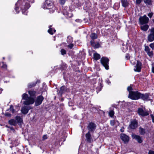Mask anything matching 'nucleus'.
I'll list each match as a JSON object with an SVG mask.
<instances>
[{
    "mask_svg": "<svg viewBox=\"0 0 154 154\" xmlns=\"http://www.w3.org/2000/svg\"><path fill=\"white\" fill-rule=\"evenodd\" d=\"M34 2V0H18L15 4V10L17 14L19 13L20 7L23 14L27 15L28 12L27 10L30 7L29 2L32 3Z\"/></svg>",
    "mask_w": 154,
    "mask_h": 154,
    "instance_id": "f257e3e1",
    "label": "nucleus"
},
{
    "mask_svg": "<svg viewBox=\"0 0 154 154\" xmlns=\"http://www.w3.org/2000/svg\"><path fill=\"white\" fill-rule=\"evenodd\" d=\"M28 94L29 97L26 93H24L22 96V100H25L23 102V103L26 105L32 104L35 102V98L36 95V92L34 91H29Z\"/></svg>",
    "mask_w": 154,
    "mask_h": 154,
    "instance_id": "f03ea898",
    "label": "nucleus"
},
{
    "mask_svg": "<svg viewBox=\"0 0 154 154\" xmlns=\"http://www.w3.org/2000/svg\"><path fill=\"white\" fill-rule=\"evenodd\" d=\"M53 2L50 0H46L42 5V8L44 9H50L49 12L53 13L55 10V8L53 6Z\"/></svg>",
    "mask_w": 154,
    "mask_h": 154,
    "instance_id": "7ed1b4c3",
    "label": "nucleus"
},
{
    "mask_svg": "<svg viewBox=\"0 0 154 154\" xmlns=\"http://www.w3.org/2000/svg\"><path fill=\"white\" fill-rule=\"evenodd\" d=\"M129 59L131 64L134 65L136 63V65L134 68V71L135 72H140L142 66L141 63L138 60H137L136 58H129Z\"/></svg>",
    "mask_w": 154,
    "mask_h": 154,
    "instance_id": "20e7f679",
    "label": "nucleus"
},
{
    "mask_svg": "<svg viewBox=\"0 0 154 154\" xmlns=\"http://www.w3.org/2000/svg\"><path fill=\"white\" fill-rule=\"evenodd\" d=\"M140 94L138 91H133L129 94L128 97L133 100H137L140 99Z\"/></svg>",
    "mask_w": 154,
    "mask_h": 154,
    "instance_id": "39448f33",
    "label": "nucleus"
},
{
    "mask_svg": "<svg viewBox=\"0 0 154 154\" xmlns=\"http://www.w3.org/2000/svg\"><path fill=\"white\" fill-rule=\"evenodd\" d=\"M137 113L140 116L142 117L146 116L149 115L148 111H146L145 108H138Z\"/></svg>",
    "mask_w": 154,
    "mask_h": 154,
    "instance_id": "423d86ee",
    "label": "nucleus"
},
{
    "mask_svg": "<svg viewBox=\"0 0 154 154\" xmlns=\"http://www.w3.org/2000/svg\"><path fill=\"white\" fill-rule=\"evenodd\" d=\"M100 61L101 64L106 69L108 70L109 69L108 65L109 62V59L101 58Z\"/></svg>",
    "mask_w": 154,
    "mask_h": 154,
    "instance_id": "0eeeda50",
    "label": "nucleus"
},
{
    "mask_svg": "<svg viewBox=\"0 0 154 154\" xmlns=\"http://www.w3.org/2000/svg\"><path fill=\"white\" fill-rule=\"evenodd\" d=\"M44 98L42 95H40L37 97L35 100V106H38L41 104Z\"/></svg>",
    "mask_w": 154,
    "mask_h": 154,
    "instance_id": "6e6552de",
    "label": "nucleus"
},
{
    "mask_svg": "<svg viewBox=\"0 0 154 154\" xmlns=\"http://www.w3.org/2000/svg\"><path fill=\"white\" fill-rule=\"evenodd\" d=\"M139 20L141 24L147 23H148L149 20V18L145 15L140 17Z\"/></svg>",
    "mask_w": 154,
    "mask_h": 154,
    "instance_id": "1a4fd4ad",
    "label": "nucleus"
},
{
    "mask_svg": "<svg viewBox=\"0 0 154 154\" xmlns=\"http://www.w3.org/2000/svg\"><path fill=\"white\" fill-rule=\"evenodd\" d=\"M138 122L136 120H134L131 122V124L129 125L130 128L135 129L137 127Z\"/></svg>",
    "mask_w": 154,
    "mask_h": 154,
    "instance_id": "9d476101",
    "label": "nucleus"
},
{
    "mask_svg": "<svg viewBox=\"0 0 154 154\" xmlns=\"http://www.w3.org/2000/svg\"><path fill=\"white\" fill-rule=\"evenodd\" d=\"M140 99H141L143 100L148 101L150 100L148 94L146 93L144 94L140 93Z\"/></svg>",
    "mask_w": 154,
    "mask_h": 154,
    "instance_id": "9b49d317",
    "label": "nucleus"
},
{
    "mask_svg": "<svg viewBox=\"0 0 154 154\" xmlns=\"http://www.w3.org/2000/svg\"><path fill=\"white\" fill-rule=\"evenodd\" d=\"M96 127V125L93 122L90 123L87 126L88 129L90 132L94 131Z\"/></svg>",
    "mask_w": 154,
    "mask_h": 154,
    "instance_id": "f8f14e48",
    "label": "nucleus"
},
{
    "mask_svg": "<svg viewBox=\"0 0 154 154\" xmlns=\"http://www.w3.org/2000/svg\"><path fill=\"white\" fill-rule=\"evenodd\" d=\"M85 138L87 142L89 143H91L93 141V139L89 131L85 134Z\"/></svg>",
    "mask_w": 154,
    "mask_h": 154,
    "instance_id": "ddd939ff",
    "label": "nucleus"
},
{
    "mask_svg": "<svg viewBox=\"0 0 154 154\" xmlns=\"http://www.w3.org/2000/svg\"><path fill=\"white\" fill-rule=\"evenodd\" d=\"M63 14L67 18L71 17L72 16V11L69 10H68V11L63 10Z\"/></svg>",
    "mask_w": 154,
    "mask_h": 154,
    "instance_id": "4468645a",
    "label": "nucleus"
},
{
    "mask_svg": "<svg viewBox=\"0 0 154 154\" xmlns=\"http://www.w3.org/2000/svg\"><path fill=\"white\" fill-rule=\"evenodd\" d=\"M31 108V107L30 106H24L22 107L21 111L23 114H26L28 113L29 111Z\"/></svg>",
    "mask_w": 154,
    "mask_h": 154,
    "instance_id": "2eb2a0df",
    "label": "nucleus"
},
{
    "mask_svg": "<svg viewBox=\"0 0 154 154\" xmlns=\"http://www.w3.org/2000/svg\"><path fill=\"white\" fill-rule=\"evenodd\" d=\"M132 136L133 138L135 139L139 143H141L143 142L142 138L140 136L133 134Z\"/></svg>",
    "mask_w": 154,
    "mask_h": 154,
    "instance_id": "dca6fc26",
    "label": "nucleus"
},
{
    "mask_svg": "<svg viewBox=\"0 0 154 154\" xmlns=\"http://www.w3.org/2000/svg\"><path fill=\"white\" fill-rule=\"evenodd\" d=\"M120 137L122 140L124 141V143H127L128 142L129 140V137L127 135L124 134H121Z\"/></svg>",
    "mask_w": 154,
    "mask_h": 154,
    "instance_id": "f3484780",
    "label": "nucleus"
},
{
    "mask_svg": "<svg viewBox=\"0 0 154 154\" xmlns=\"http://www.w3.org/2000/svg\"><path fill=\"white\" fill-rule=\"evenodd\" d=\"M67 90L65 86H62L60 88V90L57 91L58 94L61 96L62 94L64 93Z\"/></svg>",
    "mask_w": 154,
    "mask_h": 154,
    "instance_id": "a211bd4d",
    "label": "nucleus"
},
{
    "mask_svg": "<svg viewBox=\"0 0 154 154\" xmlns=\"http://www.w3.org/2000/svg\"><path fill=\"white\" fill-rule=\"evenodd\" d=\"M90 43L91 46L95 48H98L100 47V45L99 43H96L94 41H91Z\"/></svg>",
    "mask_w": 154,
    "mask_h": 154,
    "instance_id": "6ab92c4d",
    "label": "nucleus"
},
{
    "mask_svg": "<svg viewBox=\"0 0 154 154\" xmlns=\"http://www.w3.org/2000/svg\"><path fill=\"white\" fill-rule=\"evenodd\" d=\"M52 25H50L49 26V29L48 30V32L50 34L53 35L56 32V30L54 28H52Z\"/></svg>",
    "mask_w": 154,
    "mask_h": 154,
    "instance_id": "aec40b11",
    "label": "nucleus"
},
{
    "mask_svg": "<svg viewBox=\"0 0 154 154\" xmlns=\"http://www.w3.org/2000/svg\"><path fill=\"white\" fill-rule=\"evenodd\" d=\"M9 124L13 126H16L17 124V122L16 120L14 119H11L8 121Z\"/></svg>",
    "mask_w": 154,
    "mask_h": 154,
    "instance_id": "412c9836",
    "label": "nucleus"
},
{
    "mask_svg": "<svg viewBox=\"0 0 154 154\" xmlns=\"http://www.w3.org/2000/svg\"><path fill=\"white\" fill-rule=\"evenodd\" d=\"M91 40V41H94V39L97 38V35L95 33H91L90 35Z\"/></svg>",
    "mask_w": 154,
    "mask_h": 154,
    "instance_id": "4be33fe9",
    "label": "nucleus"
},
{
    "mask_svg": "<svg viewBox=\"0 0 154 154\" xmlns=\"http://www.w3.org/2000/svg\"><path fill=\"white\" fill-rule=\"evenodd\" d=\"M139 131L140 134L141 135H144L146 133V129L143 128L141 127L139 128Z\"/></svg>",
    "mask_w": 154,
    "mask_h": 154,
    "instance_id": "5701e85b",
    "label": "nucleus"
},
{
    "mask_svg": "<svg viewBox=\"0 0 154 154\" xmlns=\"http://www.w3.org/2000/svg\"><path fill=\"white\" fill-rule=\"evenodd\" d=\"M148 41L150 42H153L154 40V36L149 34L147 36Z\"/></svg>",
    "mask_w": 154,
    "mask_h": 154,
    "instance_id": "b1692460",
    "label": "nucleus"
},
{
    "mask_svg": "<svg viewBox=\"0 0 154 154\" xmlns=\"http://www.w3.org/2000/svg\"><path fill=\"white\" fill-rule=\"evenodd\" d=\"M17 123H19L20 125L23 122V120L20 116H17L15 117Z\"/></svg>",
    "mask_w": 154,
    "mask_h": 154,
    "instance_id": "393cba45",
    "label": "nucleus"
},
{
    "mask_svg": "<svg viewBox=\"0 0 154 154\" xmlns=\"http://www.w3.org/2000/svg\"><path fill=\"white\" fill-rule=\"evenodd\" d=\"M122 6L125 7H126L128 5V3L126 0H121Z\"/></svg>",
    "mask_w": 154,
    "mask_h": 154,
    "instance_id": "a878e982",
    "label": "nucleus"
},
{
    "mask_svg": "<svg viewBox=\"0 0 154 154\" xmlns=\"http://www.w3.org/2000/svg\"><path fill=\"white\" fill-rule=\"evenodd\" d=\"M149 28V26L147 25H145L141 26V29L145 31H146Z\"/></svg>",
    "mask_w": 154,
    "mask_h": 154,
    "instance_id": "bb28decb",
    "label": "nucleus"
},
{
    "mask_svg": "<svg viewBox=\"0 0 154 154\" xmlns=\"http://www.w3.org/2000/svg\"><path fill=\"white\" fill-rule=\"evenodd\" d=\"M128 47L127 45H122V47L121 49L123 52H125L128 50Z\"/></svg>",
    "mask_w": 154,
    "mask_h": 154,
    "instance_id": "cd10ccee",
    "label": "nucleus"
},
{
    "mask_svg": "<svg viewBox=\"0 0 154 154\" xmlns=\"http://www.w3.org/2000/svg\"><path fill=\"white\" fill-rule=\"evenodd\" d=\"M73 41V38L71 36H69L67 37V42L68 43H72Z\"/></svg>",
    "mask_w": 154,
    "mask_h": 154,
    "instance_id": "c85d7f7f",
    "label": "nucleus"
},
{
    "mask_svg": "<svg viewBox=\"0 0 154 154\" xmlns=\"http://www.w3.org/2000/svg\"><path fill=\"white\" fill-rule=\"evenodd\" d=\"M9 110L11 111V112L12 113H14L15 112V110L14 108V106L12 105H10V108L9 109H7L6 111H8Z\"/></svg>",
    "mask_w": 154,
    "mask_h": 154,
    "instance_id": "c756f323",
    "label": "nucleus"
},
{
    "mask_svg": "<svg viewBox=\"0 0 154 154\" xmlns=\"http://www.w3.org/2000/svg\"><path fill=\"white\" fill-rule=\"evenodd\" d=\"M37 82L34 83L32 82L29 84L28 85V88H31L34 87L35 86Z\"/></svg>",
    "mask_w": 154,
    "mask_h": 154,
    "instance_id": "7c9ffc66",
    "label": "nucleus"
},
{
    "mask_svg": "<svg viewBox=\"0 0 154 154\" xmlns=\"http://www.w3.org/2000/svg\"><path fill=\"white\" fill-rule=\"evenodd\" d=\"M143 1L146 5H151L152 4V0H143Z\"/></svg>",
    "mask_w": 154,
    "mask_h": 154,
    "instance_id": "2f4dec72",
    "label": "nucleus"
},
{
    "mask_svg": "<svg viewBox=\"0 0 154 154\" xmlns=\"http://www.w3.org/2000/svg\"><path fill=\"white\" fill-rule=\"evenodd\" d=\"M94 57L93 58H100V55L97 53H93Z\"/></svg>",
    "mask_w": 154,
    "mask_h": 154,
    "instance_id": "473e14b6",
    "label": "nucleus"
},
{
    "mask_svg": "<svg viewBox=\"0 0 154 154\" xmlns=\"http://www.w3.org/2000/svg\"><path fill=\"white\" fill-rule=\"evenodd\" d=\"M109 114L110 117H112L114 115V112L113 110H110L109 112Z\"/></svg>",
    "mask_w": 154,
    "mask_h": 154,
    "instance_id": "72a5a7b5",
    "label": "nucleus"
},
{
    "mask_svg": "<svg viewBox=\"0 0 154 154\" xmlns=\"http://www.w3.org/2000/svg\"><path fill=\"white\" fill-rule=\"evenodd\" d=\"M67 67V66L65 64L63 63L61 65V68L63 70L66 69Z\"/></svg>",
    "mask_w": 154,
    "mask_h": 154,
    "instance_id": "f704fd0d",
    "label": "nucleus"
},
{
    "mask_svg": "<svg viewBox=\"0 0 154 154\" xmlns=\"http://www.w3.org/2000/svg\"><path fill=\"white\" fill-rule=\"evenodd\" d=\"M127 90L129 92V94H130V93L131 92H133V91H132L133 90V88L131 86H128L127 88Z\"/></svg>",
    "mask_w": 154,
    "mask_h": 154,
    "instance_id": "c9c22d12",
    "label": "nucleus"
},
{
    "mask_svg": "<svg viewBox=\"0 0 154 154\" xmlns=\"http://www.w3.org/2000/svg\"><path fill=\"white\" fill-rule=\"evenodd\" d=\"M147 54L150 57H152L153 55V53L152 51H149L147 52Z\"/></svg>",
    "mask_w": 154,
    "mask_h": 154,
    "instance_id": "e433bc0d",
    "label": "nucleus"
},
{
    "mask_svg": "<svg viewBox=\"0 0 154 154\" xmlns=\"http://www.w3.org/2000/svg\"><path fill=\"white\" fill-rule=\"evenodd\" d=\"M145 51L146 53L150 51L149 47L147 46H145Z\"/></svg>",
    "mask_w": 154,
    "mask_h": 154,
    "instance_id": "4c0bfd02",
    "label": "nucleus"
},
{
    "mask_svg": "<svg viewBox=\"0 0 154 154\" xmlns=\"http://www.w3.org/2000/svg\"><path fill=\"white\" fill-rule=\"evenodd\" d=\"M153 35L154 36V28H152L150 29V33Z\"/></svg>",
    "mask_w": 154,
    "mask_h": 154,
    "instance_id": "58836bf2",
    "label": "nucleus"
},
{
    "mask_svg": "<svg viewBox=\"0 0 154 154\" xmlns=\"http://www.w3.org/2000/svg\"><path fill=\"white\" fill-rule=\"evenodd\" d=\"M60 51L62 55H64L66 54V51L63 49H61Z\"/></svg>",
    "mask_w": 154,
    "mask_h": 154,
    "instance_id": "ea45409f",
    "label": "nucleus"
},
{
    "mask_svg": "<svg viewBox=\"0 0 154 154\" xmlns=\"http://www.w3.org/2000/svg\"><path fill=\"white\" fill-rule=\"evenodd\" d=\"M5 115L6 116L9 117H11V115L9 113H8L7 112H6L5 114Z\"/></svg>",
    "mask_w": 154,
    "mask_h": 154,
    "instance_id": "a19ab883",
    "label": "nucleus"
},
{
    "mask_svg": "<svg viewBox=\"0 0 154 154\" xmlns=\"http://www.w3.org/2000/svg\"><path fill=\"white\" fill-rule=\"evenodd\" d=\"M149 46L152 49V50L154 49V42L150 44Z\"/></svg>",
    "mask_w": 154,
    "mask_h": 154,
    "instance_id": "79ce46f5",
    "label": "nucleus"
},
{
    "mask_svg": "<svg viewBox=\"0 0 154 154\" xmlns=\"http://www.w3.org/2000/svg\"><path fill=\"white\" fill-rule=\"evenodd\" d=\"M3 64V65L2 66V67L3 68L6 69L7 68V65L5 64L4 63V62H2Z\"/></svg>",
    "mask_w": 154,
    "mask_h": 154,
    "instance_id": "37998d69",
    "label": "nucleus"
},
{
    "mask_svg": "<svg viewBox=\"0 0 154 154\" xmlns=\"http://www.w3.org/2000/svg\"><path fill=\"white\" fill-rule=\"evenodd\" d=\"M67 47L70 49H72L73 47V45L72 44H70L68 45Z\"/></svg>",
    "mask_w": 154,
    "mask_h": 154,
    "instance_id": "c03bdc74",
    "label": "nucleus"
},
{
    "mask_svg": "<svg viewBox=\"0 0 154 154\" xmlns=\"http://www.w3.org/2000/svg\"><path fill=\"white\" fill-rule=\"evenodd\" d=\"M60 3L61 5H63L65 2V0H59Z\"/></svg>",
    "mask_w": 154,
    "mask_h": 154,
    "instance_id": "a18cd8bd",
    "label": "nucleus"
},
{
    "mask_svg": "<svg viewBox=\"0 0 154 154\" xmlns=\"http://www.w3.org/2000/svg\"><path fill=\"white\" fill-rule=\"evenodd\" d=\"M153 14V13L152 12L149 13L148 14V16L150 18H151Z\"/></svg>",
    "mask_w": 154,
    "mask_h": 154,
    "instance_id": "49530a36",
    "label": "nucleus"
},
{
    "mask_svg": "<svg viewBox=\"0 0 154 154\" xmlns=\"http://www.w3.org/2000/svg\"><path fill=\"white\" fill-rule=\"evenodd\" d=\"M110 124L111 125L113 126L114 125V120H112L110 121Z\"/></svg>",
    "mask_w": 154,
    "mask_h": 154,
    "instance_id": "de8ad7c7",
    "label": "nucleus"
},
{
    "mask_svg": "<svg viewBox=\"0 0 154 154\" xmlns=\"http://www.w3.org/2000/svg\"><path fill=\"white\" fill-rule=\"evenodd\" d=\"M48 138L47 136V135H44L42 137V139L43 140H45Z\"/></svg>",
    "mask_w": 154,
    "mask_h": 154,
    "instance_id": "09e8293b",
    "label": "nucleus"
},
{
    "mask_svg": "<svg viewBox=\"0 0 154 154\" xmlns=\"http://www.w3.org/2000/svg\"><path fill=\"white\" fill-rule=\"evenodd\" d=\"M148 154H154V151L151 150H149Z\"/></svg>",
    "mask_w": 154,
    "mask_h": 154,
    "instance_id": "8fccbe9b",
    "label": "nucleus"
},
{
    "mask_svg": "<svg viewBox=\"0 0 154 154\" xmlns=\"http://www.w3.org/2000/svg\"><path fill=\"white\" fill-rule=\"evenodd\" d=\"M75 21L77 22L81 23L82 21V20H80L79 19H76L75 20Z\"/></svg>",
    "mask_w": 154,
    "mask_h": 154,
    "instance_id": "3c124183",
    "label": "nucleus"
},
{
    "mask_svg": "<svg viewBox=\"0 0 154 154\" xmlns=\"http://www.w3.org/2000/svg\"><path fill=\"white\" fill-rule=\"evenodd\" d=\"M120 131L121 132H123L124 131V128L122 127L120 129Z\"/></svg>",
    "mask_w": 154,
    "mask_h": 154,
    "instance_id": "603ef678",
    "label": "nucleus"
},
{
    "mask_svg": "<svg viewBox=\"0 0 154 154\" xmlns=\"http://www.w3.org/2000/svg\"><path fill=\"white\" fill-rule=\"evenodd\" d=\"M151 117L152 120V121L153 123H154V116L152 115Z\"/></svg>",
    "mask_w": 154,
    "mask_h": 154,
    "instance_id": "864d4df0",
    "label": "nucleus"
},
{
    "mask_svg": "<svg viewBox=\"0 0 154 154\" xmlns=\"http://www.w3.org/2000/svg\"><path fill=\"white\" fill-rule=\"evenodd\" d=\"M130 56L128 54H127L125 56V58H130Z\"/></svg>",
    "mask_w": 154,
    "mask_h": 154,
    "instance_id": "5fc2aeb1",
    "label": "nucleus"
},
{
    "mask_svg": "<svg viewBox=\"0 0 154 154\" xmlns=\"http://www.w3.org/2000/svg\"><path fill=\"white\" fill-rule=\"evenodd\" d=\"M9 128H10V129L12 130H13V131H14V128L12 127H8Z\"/></svg>",
    "mask_w": 154,
    "mask_h": 154,
    "instance_id": "6e6d98bb",
    "label": "nucleus"
},
{
    "mask_svg": "<svg viewBox=\"0 0 154 154\" xmlns=\"http://www.w3.org/2000/svg\"><path fill=\"white\" fill-rule=\"evenodd\" d=\"M94 59V61H96L97 60H98L100 58H93Z\"/></svg>",
    "mask_w": 154,
    "mask_h": 154,
    "instance_id": "4d7b16f0",
    "label": "nucleus"
},
{
    "mask_svg": "<svg viewBox=\"0 0 154 154\" xmlns=\"http://www.w3.org/2000/svg\"><path fill=\"white\" fill-rule=\"evenodd\" d=\"M107 83L109 84V85L111 83L109 81V80L107 81Z\"/></svg>",
    "mask_w": 154,
    "mask_h": 154,
    "instance_id": "13d9d810",
    "label": "nucleus"
},
{
    "mask_svg": "<svg viewBox=\"0 0 154 154\" xmlns=\"http://www.w3.org/2000/svg\"><path fill=\"white\" fill-rule=\"evenodd\" d=\"M152 22L154 23V19H152Z\"/></svg>",
    "mask_w": 154,
    "mask_h": 154,
    "instance_id": "bf43d9fd",
    "label": "nucleus"
},
{
    "mask_svg": "<svg viewBox=\"0 0 154 154\" xmlns=\"http://www.w3.org/2000/svg\"><path fill=\"white\" fill-rule=\"evenodd\" d=\"M102 58H106V57H102Z\"/></svg>",
    "mask_w": 154,
    "mask_h": 154,
    "instance_id": "052dcab7",
    "label": "nucleus"
},
{
    "mask_svg": "<svg viewBox=\"0 0 154 154\" xmlns=\"http://www.w3.org/2000/svg\"><path fill=\"white\" fill-rule=\"evenodd\" d=\"M153 137H154V136H153Z\"/></svg>",
    "mask_w": 154,
    "mask_h": 154,
    "instance_id": "680f3d73",
    "label": "nucleus"
}]
</instances>
